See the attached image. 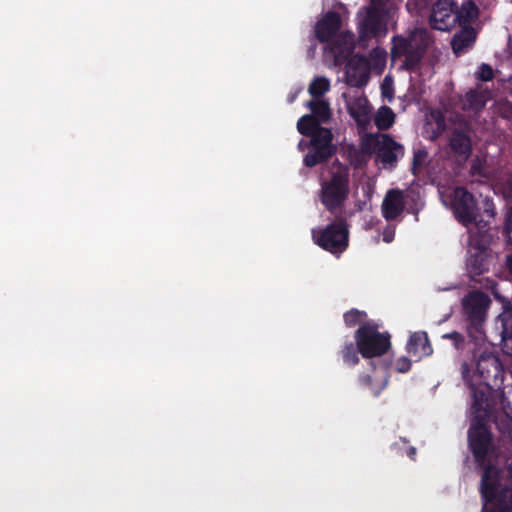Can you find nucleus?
<instances>
[{
  "label": "nucleus",
  "instance_id": "obj_5",
  "mask_svg": "<svg viewBox=\"0 0 512 512\" xmlns=\"http://www.w3.org/2000/svg\"><path fill=\"white\" fill-rule=\"evenodd\" d=\"M452 206L458 221L465 226H470V245L484 252L488 248L492 237L487 231L480 232V239L476 236L474 228H477L478 224L473 222L475 219V202L472 195L463 188L455 189Z\"/></svg>",
  "mask_w": 512,
  "mask_h": 512
},
{
  "label": "nucleus",
  "instance_id": "obj_11",
  "mask_svg": "<svg viewBox=\"0 0 512 512\" xmlns=\"http://www.w3.org/2000/svg\"><path fill=\"white\" fill-rule=\"evenodd\" d=\"M342 26V19L337 12H327L315 25V37L321 43H329Z\"/></svg>",
  "mask_w": 512,
  "mask_h": 512
},
{
  "label": "nucleus",
  "instance_id": "obj_17",
  "mask_svg": "<svg viewBox=\"0 0 512 512\" xmlns=\"http://www.w3.org/2000/svg\"><path fill=\"white\" fill-rule=\"evenodd\" d=\"M406 350L408 354L416 357L417 359L429 356L432 353V347L427 333L419 331L411 334L406 345Z\"/></svg>",
  "mask_w": 512,
  "mask_h": 512
},
{
  "label": "nucleus",
  "instance_id": "obj_50",
  "mask_svg": "<svg viewBox=\"0 0 512 512\" xmlns=\"http://www.w3.org/2000/svg\"><path fill=\"white\" fill-rule=\"evenodd\" d=\"M507 183H508V188L507 190L505 191V193L507 195H511L512 194V175L509 176L508 180H507Z\"/></svg>",
  "mask_w": 512,
  "mask_h": 512
},
{
  "label": "nucleus",
  "instance_id": "obj_14",
  "mask_svg": "<svg viewBox=\"0 0 512 512\" xmlns=\"http://www.w3.org/2000/svg\"><path fill=\"white\" fill-rule=\"evenodd\" d=\"M405 205L404 192L399 189H390L382 201V216L387 221H393L403 213Z\"/></svg>",
  "mask_w": 512,
  "mask_h": 512
},
{
  "label": "nucleus",
  "instance_id": "obj_12",
  "mask_svg": "<svg viewBox=\"0 0 512 512\" xmlns=\"http://www.w3.org/2000/svg\"><path fill=\"white\" fill-rule=\"evenodd\" d=\"M328 48L337 64H343L354 52V36L350 32L338 34L329 43Z\"/></svg>",
  "mask_w": 512,
  "mask_h": 512
},
{
  "label": "nucleus",
  "instance_id": "obj_22",
  "mask_svg": "<svg viewBox=\"0 0 512 512\" xmlns=\"http://www.w3.org/2000/svg\"><path fill=\"white\" fill-rule=\"evenodd\" d=\"M310 146L318 147L337 152V146L333 144V134L329 128L320 127L312 135L309 136Z\"/></svg>",
  "mask_w": 512,
  "mask_h": 512
},
{
  "label": "nucleus",
  "instance_id": "obj_30",
  "mask_svg": "<svg viewBox=\"0 0 512 512\" xmlns=\"http://www.w3.org/2000/svg\"><path fill=\"white\" fill-rule=\"evenodd\" d=\"M330 89V82L325 77H316L309 84L308 92L313 99H322L323 95Z\"/></svg>",
  "mask_w": 512,
  "mask_h": 512
},
{
  "label": "nucleus",
  "instance_id": "obj_44",
  "mask_svg": "<svg viewBox=\"0 0 512 512\" xmlns=\"http://www.w3.org/2000/svg\"><path fill=\"white\" fill-rule=\"evenodd\" d=\"M386 2L387 0H371V5L369 7H379V9L384 11Z\"/></svg>",
  "mask_w": 512,
  "mask_h": 512
},
{
  "label": "nucleus",
  "instance_id": "obj_4",
  "mask_svg": "<svg viewBox=\"0 0 512 512\" xmlns=\"http://www.w3.org/2000/svg\"><path fill=\"white\" fill-rule=\"evenodd\" d=\"M350 169L336 159L330 177L321 183L320 200L327 211L333 213L344 206L350 192Z\"/></svg>",
  "mask_w": 512,
  "mask_h": 512
},
{
  "label": "nucleus",
  "instance_id": "obj_45",
  "mask_svg": "<svg viewBox=\"0 0 512 512\" xmlns=\"http://www.w3.org/2000/svg\"><path fill=\"white\" fill-rule=\"evenodd\" d=\"M484 212L491 219H493L495 216V210H494L493 205H491V204L487 203V206H486Z\"/></svg>",
  "mask_w": 512,
  "mask_h": 512
},
{
  "label": "nucleus",
  "instance_id": "obj_24",
  "mask_svg": "<svg viewBox=\"0 0 512 512\" xmlns=\"http://www.w3.org/2000/svg\"><path fill=\"white\" fill-rule=\"evenodd\" d=\"M336 152L318 147L309 148L308 153L304 156L303 163L306 167L312 168L318 164H322L330 159Z\"/></svg>",
  "mask_w": 512,
  "mask_h": 512
},
{
  "label": "nucleus",
  "instance_id": "obj_27",
  "mask_svg": "<svg viewBox=\"0 0 512 512\" xmlns=\"http://www.w3.org/2000/svg\"><path fill=\"white\" fill-rule=\"evenodd\" d=\"M360 352L358 350V345L356 342L347 341L338 351V356L342 359L343 363L349 367L356 366L360 359Z\"/></svg>",
  "mask_w": 512,
  "mask_h": 512
},
{
  "label": "nucleus",
  "instance_id": "obj_8",
  "mask_svg": "<svg viewBox=\"0 0 512 512\" xmlns=\"http://www.w3.org/2000/svg\"><path fill=\"white\" fill-rule=\"evenodd\" d=\"M358 33L360 42L385 36L387 33L385 11H382L379 7H367L365 16L359 22Z\"/></svg>",
  "mask_w": 512,
  "mask_h": 512
},
{
  "label": "nucleus",
  "instance_id": "obj_2",
  "mask_svg": "<svg viewBox=\"0 0 512 512\" xmlns=\"http://www.w3.org/2000/svg\"><path fill=\"white\" fill-rule=\"evenodd\" d=\"M474 421L494 422L503 435H510L512 429V405L499 391L489 387L474 392L472 406Z\"/></svg>",
  "mask_w": 512,
  "mask_h": 512
},
{
  "label": "nucleus",
  "instance_id": "obj_37",
  "mask_svg": "<svg viewBox=\"0 0 512 512\" xmlns=\"http://www.w3.org/2000/svg\"><path fill=\"white\" fill-rule=\"evenodd\" d=\"M381 111H385V115H380L376 119V123L380 128H389L394 120V114L389 107H383Z\"/></svg>",
  "mask_w": 512,
  "mask_h": 512
},
{
  "label": "nucleus",
  "instance_id": "obj_25",
  "mask_svg": "<svg viewBox=\"0 0 512 512\" xmlns=\"http://www.w3.org/2000/svg\"><path fill=\"white\" fill-rule=\"evenodd\" d=\"M336 152L318 147L309 148L308 153L304 156L303 163L306 167L312 168L318 164H322L330 159Z\"/></svg>",
  "mask_w": 512,
  "mask_h": 512
},
{
  "label": "nucleus",
  "instance_id": "obj_3",
  "mask_svg": "<svg viewBox=\"0 0 512 512\" xmlns=\"http://www.w3.org/2000/svg\"><path fill=\"white\" fill-rule=\"evenodd\" d=\"M431 43V36L427 28L416 27L410 31L408 37L396 35L392 38V58L405 57L403 67L406 70H416Z\"/></svg>",
  "mask_w": 512,
  "mask_h": 512
},
{
  "label": "nucleus",
  "instance_id": "obj_46",
  "mask_svg": "<svg viewBox=\"0 0 512 512\" xmlns=\"http://www.w3.org/2000/svg\"><path fill=\"white\" fill-rule=\"evenodd\" d=\"M506 268L512 276V252L506 256Z\"/></svg>",
  "mask_w": 512,
  "mask_h": 512
},
{
  "label": "nucleus",
  "instance_id": "obj_28",
  "mask_svg": "<svg viewBox=\"0 0 512 512\" xmlns=\"http://www.w3.org/2000/svg\"><path fill=\"white\" fill-rule=\"evenodd\" d=\"M321 127V123L314 116L305 114L299 118L297 122L298 132L306 137L312 135L317 129Z\"/></svg>",
  "mask_w": 512,
  "mask_h": 512
},
{
  "label": "nucleus",
  "instance_id": "obj_13",
  "mask_svg": "<svg viewBox=\"0 0 512 512\" xmlns=\"http://www.w3.org/2000/svg\"><path fill=\"white\" fill-rule=\"evenodd\" d=\"M446 128L447 124L443 110L440 108H430L425 114L423 136L431 141H435L446 131Z\"/></svg>",
  "mask_w": 512,
  "mask_h": 512
},
{
  "label": "nucleus",
  "instance_id": "obj_6",
  "mask_svg": "<svg viewBox=\"0 0 512 512\" xmlns=\"http://www.w3.org/2000/svg\"><path fill=\"white\" fill-rule=\"evenodd\" d=\"M354 340L365 359L381 357L391 348L390 333L380 332L379 325L373 321L360 325L354 333Z\"/></svg>",
  "mask_w": 512,
  "mask_h": 512
},
{
  "label": "nucleus",
  "instance_id": "obj_23",
  "mask_svg": "<svg viewBox=\"0 0 512 512\" xmlns=\"http://www.w3.org/2000/svg\"><path fill=\"white\" fill-rule=\"evenodd\" d=\"M307 107L311 110V116H314L319 123H328L332 113L329 103L323 99H312L307 102Z\"/></svg>",
  "mask_w": 512,
  "mask_h": 512
},
{
  "label": "nucleus",
  "instance_id": "obj_29",
  "mask_svg": "<svg viewBox=\"0 0 512 512\" xmlns=\"http://www.w3.org/2000/svg\"><path fill=\"white\" fill-rule=\"evenodd\" d=\"M367 317L368 315L366 311L352 308L344 313L343 320L346 327L352 328L355 327L356 325L360 326L364 323H368L369 321H366Z\"/></svg>",
  "mask_w": 512,
  "mask_h": 512
},
{
  "label": "nucleus",
  "instance_id": "obj_47",
  "mask_svg": "<svg viewBox=\"0 0 512 512\" xmlns=\"http://www.w3.org/2000/svg\"><path fill=\"white\" fill-rule=\"evenodd\" d=\"M450 339H452L456 345L459 346V343L462 341V337L458 333H450Z\"/></svg>",
  "mask_w": 512,
  "mask_h": 512
},
{
  "label": "nucleus",
  "instance_id": "obj_39",
  "mask_svg": "<svg viewBox=\"0 0 512 512\" xmlns=\"http://www.w3.org/2000/svg\"><path fill=\"white\" fill-rule=\"evenodd\" d=\"M494 77L493 69L488 64H482L477 73V78L482 81H490Z\"/></svg>",
  "mask_w": 512,
  "mask_h": 512
},
{
  "label": "nucleus",
  "instance_id": "obj_36",
  "mask_svg": "<svg viewBox=\"0 0 512 512\" xmlns=\"http://www.w3.org/2000/svg\"><path fill=\"white\" fill-rule=\"evenodd\" d=\"M405 201H406V204H409V212L417 215L419 210L422 207V204L419 202L420 201L419 193L412 191V192L405 194Z\"/></svg>",
  "mask_w": 512,
  "mask_h": 512
},
{
  "label": "nucleus",
  "instance_id": "obj_34",
  "mask_svg": "<svg viewBox=\"0 0 512 512\" xmlns=\"http://www.w3.org/2000/svg\"><path fill=\"white\" fill-rule=\"evenodd\" d=\"M346 69L348 70H356V71H369L368 69V59L364 55L356 54L351 55L348 60H346Z\"/></svg>",
  "mask_w": 512,
  "mask_h": 512
},
{
  "label": "nucleus",
  "instance_id": "obj_15",
  "mask_svg": "<svg viewBox=\"0 0 512 512\" xmlns=\"http://www.w3.org/2000/svg\"><path fill=\"white\" fill-rule=\"evenodd\" d=\"M450 149L457 153L465 161L471 151V139L469 136V127L466 123L453 127L452 135H450Z\"/></svg>",
  "mask_w": 512,
  "mask_h": 512
},
{
  "label": "nucleus",
  "instance_id": "obj_10",
  "mask_svg": "<svg viewBox=\"0 0 512 512\" xmlns=\"http://www.w3.org/2000/svg\"><path fill=\"white\" fill-rule=\"evenodd\" d=\"M489 304V297L479 291H473L463 299L465 313L475 324L484 321Z\"/></svg>",
  "mask_w": 512,
  "mask_h": 512
},
{
  "label": "nucleus",
  "instance_id": "obj_48",
  "mask_svg": "<svg viewBox=\"0 0 512 512\" xmlns=\"http://www.w3.org/2000/svg\"><path fill=\"white\" fill-rule=\"evenodd\" d=\"M366 102H367L366 99H359L358 100L359 108H360L361 111H363L364 114H366V111H367Z\"/></svg>",
  "mask_w": 512,
  "mask_h": 512
},
{
  "label": "nucleus",
  "instance_id": "obj_33",
  "mask_svg": "<svg viewBox=\"0 0 512 512\" xmlns=\"http://www.w3.org/2000/svg\"><path fill=\"white\" fill-rule=\"evenodd\" d=\"M358 382L362 387L369 388L374 397H378L388 384V376L385 377L384 381L379 387L373 386L372 377L368 374L359 375Z\"/></svg>",
  "mask_w": 512,
  "mask_h": 512
},
{
  "label": "nucleus",
  "instance_id": "obj_41",
  "mask_svg": "<svg viewBox=\"0 0 512 512\" xmlns=\"http://www.w3.org/2000/svg\"><path fill=\"white\" fill-rule=\"evenodd\" d=\"M505 233L510 242H512V206L508 208L505 214Z\"/></svg>",
  "mask_w": 512,
  "mask_h": 512
},
{
  "label": "nucleus",
  "instance_id": "obj_49",
  "mask_svg": "<svg viewBox=\"0 0 512 512\" xmlns=\"http://www.w3.org/2000/svg\"><path fill=\"white\" fill-rule=\"evenodd\" d=\"M407 455L408 457L411 459V460H415L416 458V448L415 447H410L407 451Z\"/></svg>",
  "mask_w": 512,
  "mask_h": 512
},
{
  "label": "nucleus",
  "instance_id": "obj_1",
  "mask_svg": "<svg viewBox=\"0 0 512 512\" xmlns=\"http://www.w3.org/2000/svg\"><path fill=\"white\" fill-rule=\"evenodd\" d=\"M488 423L474 421L469 430V442L478 461L484 466L481 493L484 499L483 512H511L512 487H508L505 478L512 480V462L508 468L499 471L496 467L501 459L491 446V434Z\"/></svg>",
  "mask_w": 512,
  "mask_h": 512
},
{
  "label": "nucleus",
  "instance_id": "obj_35",
  "mask_svg": "<svg viewBox=\"0 0 512 512\" xmlns=\"http://www.w3.org/2000/svg\"><path fill=\"white\" fill-rule=\"evenodd\" d=\"M499 321L502 326V339H512V311H504L499 315Z\"/></svg>",
  "mask_w": 512,
  "mask_h": 512
},
{
  "label": "nucleus",
  "instance_id": "obj_38",
  "mask_svg": "<svg viewBox=\"0 0 512 512\" xmlns=\"http://www.w3.org/2000/svg\"><path fill=\"white\" fill-rule=\"evenodd\" d=\"M411 366V360L405 356H402L395 360L393 369L398 373H407L411 370Z\"/></svg>",
  "mask_w": 512,
  "mask_h": 512
},
{
  "label": "nucleus",
  "instance_id": "obj_42",
  "mask_svg": "<svg viewBox=\"0 0 512 512\" xmlns=\"http://www.w3.org/2000/svg\"><path fill=\"white\" fill-rule=\"evenodd\" d=\"M430 0H408L406 6L410 9L421 10L428 6Z\"/></svg>",
  "mask_w": 512,
  "mask_h": 512
},
{
  "label": "nucleus",
  "instance_id": "obj_40",
  "mask_svg": "<svg viewBox=\"0 0 512 512\" xmlns=\"http://www.w3.org/2000/svg\"><path fill=\"white\" fill-rule=\"evenodd\" d=\"M381 93L382 96L389 101L393 99V87H392V81L386 77L383 80V83L381 84Z\"/></svg>",
  "mask_w": 512,
  "mask_h": 512
},
{
  "label": "nucleus",
  "instance_id": "obj_16",
  "mask_svg": "<svg viewBox=\"0 0 512 512\" xmlns=\"http://www.w3.org/2000/svg\"><path fill=\"white\" fill-rule=\"evenodd\" d=\"M490 98L488 90L477 87L468 91L460 100L461 108L470 113H477L482 110Z\"/></svg>",
  "mask_w": 512,
  "mask_h": 512
},
{
  "label": "nucleus",
  "instance_id": "obj_18",
  "mask_svg": "<svg viewBox=\"0 0 512 512\" xmlns=\"http://www.w3.org/2000/svg\"><path fill=\"white\" fill-rule=\"evenodd\" d=\"M476 35V31L472 26L461 27V30L455 33L451 42L454 54L460 56L471 49L476 40Z\"/></svg>",
  "mask_w": 512,
  "mask_h": 512
},
{
  "label": "nucleus",
  "instance_id": "obj_21",
  "mask_svg": "<svg viewBox=\"0 0 512 512\" xmlns=\"http://www.w3.org/2000/svg\"><path fill=\"white\" fill-rule=\"evenodd\" d=\"M499 368L500 363L492 354L481 355L476 364V371L483 379H488L492 374L496 376Z\"/></svg>",
  "mask_w": 512,
  "mask_h": 512
},
{
  "label": "nucleus",
  "instance_id": "obj_43",
  "mask_svg": "<svg viewBox=\"0 0 512 512\" xmlns=\"http://www.w3.org/2000/svg\"><path fill=\"white\" fill-rule=\"evenodd\" d=\"M395 235L394 229H386L383 232V241L386 243H390L393 241Z\"/></svg>",
  "mask_w": 512,
  "mask_h": 512
},
{
  "label": "nucleus",
  "instance_id": "obj_31",
  "mask_svg": "<svg viewBox=\"0 0 512 512\" xmlns=\"http://www.w3.org/2000/svg\"><path fill=\"white\" fill-rule=\"evenodd\" d=\"M346 83L350 87H363L369 81V71H356L346 69Z\"/></svg>",
  "mask_w": 512,
  "mask_h": 512
},
{
  "label": "nucleus",
  "instance_id": "obj_26",
  "mask_svg": "<svg viewBox=\"0 0 512 512\" xmlns=\"http://www.w3.org/2000/svg\"><path fill=\"white\" fill-rule=\"evenodd\" d=\"M478 17V8L473 1H466L462 4L460 10L457 12V21L459 26H471V24Z\"/></svg>",
  "mask_w": 512,
  "mask_h": 512
},
{
  "label": "nucleus",
  "instance_id": "obj_7",
  "mask_svg": "<svg viewBox=\"0 0 512 512\" xmlns=\"http://www.w3.org/2000/svg\"><path fill=\"white\" fill-rule=\"evenodd\" d=\"M311 233L314 243L333 255H341L349 246V229L343 217H336L325 227L312 229Z\"/></svg>",
  "mask_w": 512,
  "mask_h": 512
},
{
  "label": "nucleus",
  "instance_id": "obj_32",
  "mask_svg": "<svg viewBox=\"0 0 512 512\" xmlns=\"http://www.w3.org/2000/svg\"><path fill=\"white\" fill-rule=\"evenodd\" d=\"M428 151L425 147L419 146L414 149L413 159H412V174L417 176L424 168L427 163Z\"/></svg>",
  "mask_w": 512,
  "mask_h": 512
},
{
  "label": "nucleus",
  "instance_id": "obj_20",
  "mask_svg": "<svg viewBox=\"0 0 512 512\" xmlns=\"http://www.w3.org/2000/svg\"><path fill=\"white\" fill-rule=\"evenodd\" d=\"M446 159L441 156L440 159L435 160L431 167L430 175L433 182H437L439 186V194L441 201L445 207H448V196L445 195V182L448 181V171L445 167Z\"/></svg>",
  "mask_w": 512,
  "mask_h": 512
},
{
  "label": "nucleus",
  "instance_id": "obj_9",
  "mask_svg": "<svg viewBox=\"0 0 512 512\" xmlns=\"http://www.w3.org/2000/svg\"><path fill=\"white\" fill-rule=\"evenodd\" d=\"M373 152L376 154L377 161L385 166L394 167L398 157L403 156L404 149L390 135L383 134L374 141Z\"/></svg>",
  "mask_w": 512,
  "mask_h": 512
},
{
  "label": "nucleus",
  "instance_id": "obj_19",
  "mask_svg": "<svg viewBox=\"0 0 512 512\" xmlns=\"http://www.w3.org/2000/svg\"><path fill=\"white\" fill-rule=\"evenodd\" d=\"M429 24L434 30L448 31V0L434 2L429 16Z\"/></svg>",
  "mask_w": 512,
  "mask_h": 512
}]
</instances>
